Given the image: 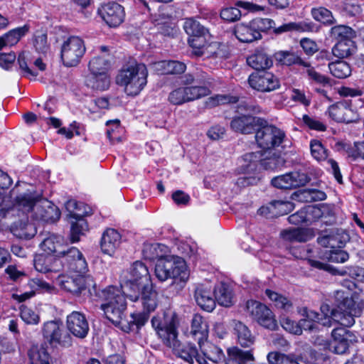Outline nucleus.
Instances as JSON below:
<instances>
[{
    "instance_id": "f257e3e1",
    "label": "nucleus",
    "mask_w": 364,
    "mask_h": 364,
    "mask_svg": "<svg viewBox=\"0 0 364 364\" xmlns=\"http://www.w3.org/2000/svg\"><path fill=\"white\" fill-rule=\"evenodd\" d=\"M333 302H324L320 306L322 317L318 312L304 307L299 313L312 321L330 326L334 321L345 327H351L355 318L360 317L364 309L361 297H336Z\"/></svg>"
},
{
    "instance_id": "f03ea898",
    "label": "nucleus",
    "mask_w": 364,
    "mask_h": 364,
    "mask_svg": "<svg viewBox=\"0 0 364 364\" xmlns=\"http://www.w3.org/2000/svg\"><path fill=\"white\" fill-rule=\"evenodd\" d=\"M183 28L188 36V43L193 49L194 55L202 56L207 53L214 58L225 57L224 45L218 42H213L208 45V41L210 40L212 35L209 28L203 25L197 17L184 18Z\"/></svg>"
},
{
    "instance_id": "7ed1b4c3",
    "label": "nucleus",
    "mask_w": 364,
    "mask_h": 364,
    "mask_svg": "<svg viewBox=\"0 0 364 364\" xmlns=\"http://www.w3.org/2000/svg\"><path fill=\"white\" fill-rule=\"evenodd\" d=\"M26 183L17 184L12 190V194H16L13 198L12 206L7 210H0V217L16 215L21 218L19 226L24 228L28 223V218L32 215L38 202L41 200V194L33 188H27Z\"/></svg>"
},
{
    "instance_id": "20e7f679",
    "label": "nucleus",
    "mask_w": 364,
    "mask_h": 364,
    "mask_svg": "<svg viewBox=\"0 0 364 364\" xmlns=\"http://www.w3.org/2000/svg\"><path fill=\"white\" fill-rule=\"evenodd\" d=\"M148 70L143 63L124 65L116 77L117 83L123 86L124 92L130 96H136L147 83Z\"/></svg>"
},
{
    "instance_id": "39448f33",
    "label": "nucleus",
    "mask_w": 364,
    "mask_h": 364,
    "mask_svg": "<svg viewBox=\"0 0 364 364\" xmlns=\"http://www.w3.org/2000/svg\"><path fill=\"white\" fill-rule=\"evenodd\" d=\"M124 296L139 293L141 296H150L156 293L153 289L149 270L141 262H135L131 269V279L121 284Z\"/></svg>"
},
{
    "instance_id": "423d86ee",
    "label": "nucleus",
    "mask_w": 364,
    "mask_h": 364,
    "mask_svg": "<svg viewBox=\"0 0 364 364\" xmlns=\"http://www.w3.org/2000/svg\"><path fill=\"white\" fill-rule=\"evenodd\" d=\"M155 274L161 282L172 278L185 282L188 278L185 261L178 257L159 259L155 266Z\"/></svg>"
},
{
    "instance_id": "0eeeda50",
    "label": "nucleus",
    "mask_w": 364,
    "mask_h": 364,
    "mask_svg": "<svg viewBox=\"0 0 364 364\" xmlns=\"http://www.w3.org/2000/svg\"><path fill=\"white\" fill-rule=\"evenodd\" d=\"M166 333L161 332V335L164 338V345L171 348L173 353L188 363H193L194 359L199 364H208L205 359L198 353L195 346L191 343L182 344L178 339V332L176 334L171 333V338H167Z\"/></svg>"
},
{
    "instance_id": "6e6552de",
    "label": "nucleus",
    "mask_w": 364,
    "mask_h": 364,
    "mask_svg": "<svg viewBox=\"0 0 364 364\" xmlns=\"http://www.w3.org/2000/svg\"><path fill=\"white\" fill-rule=\"evenodd\" d=\"M286 135L284 131L274 125H269L264 120L263 124H259L256 129L255 139L260 148L265 150L279 146Z\"/></svg>"
},
{
    "instance_id": "1a4fd4ad",
    "label": "nucleus",
    "mask_w": 364,
    "mask_h": 364,
    "mask_svg": "<svg viewBox=\"0 0 364 364\" xmlns=\"http://www.w3.org/2000/svg\"><path fill=\"white\" fill-rule=\"evenodd\" d=\"M56 257L58 262H60V271L63 267H67L72 272L85 274L87 270V262L77 247L63 246Z\"/></svg>"
},
{
    "instance_id": "9d476101",
    "label": "nucleus",
    "mask_w": 364,
    "mask_h": 364,
    "mask_svg": "<svg viewBox=\"0 0 364 364\" xmlns=\"http://www.w3.org/2000/svg\"><path fill=\"white\" fill-rule=\"evenodd\" d=\"M210 92L205 86L178 87L169 93L168 100L171 105H181L206 97Z\"/></svg>"
},
{
    "instance_id": "9b49d317",
    "label": "nucleus",
    "mask_w": 364,
    "mask_h": 364,
    "mask_svg": "<svg viewBox=\"0 0 364 364\" xmlns=\"http://www.w3.org/2000/svg\"><path fill=\"white\" fill-rule=\"evenodd\" d=\"M85 53V46L82 38L70 36L62 45L61 59L65 66L74 67L80 62Z\"/></svg>"
},
{
    "instance_id": "f8f14e48",
    "label": "nucleus",
    "mask_w": 364,
    "mask_h": 364,
    "mask_svg": "<svg viewBox=\"0 0 364 364\" xmlns=\"http://www.w3.org/2000/svg\"><path fill=\"white\" fill-rule=\"evenodd\" d=\"M245 309L252 317L261 326L274 330L277 323L273 312L264 304L254 299L247 301Z\"/></svg>"
},
{
    "instance_id": "ddd939ff",
    "label": "nucleus",
    "mask_w": 364,
    "mask_h": 364,
    "mask_svg": "<svg viewBox=\"0 0 364 364\" xmlns=\"http://www.w3.org/2000/svg\"><path fill=\"white\" fill-rule=\"evenodd\" d=\"M43 337L51 346L69 347L72 345V338L64 329L59 321L45 322L42 327Z\"/></svg>"
},
{
    "instance_id": "4468645a",
    "label": "nucleus",
    "mask_w": 364,
    "mask_h": 364,
    "mask_svg": "<svg viewBox=\"0 0 364 364\" xmlns=\"http://www.w3.org/2000/svg\"><path fill=\"white\" fill-rule=\"evenodd\" d=\"M101 309L106 318L116 326L123 325L124 314L127 309L125 297H107L105 302L102 304Z\"/></svg>"
},
{
    "instance_id": "2eb2a0df",
    "label": "nucleus",
    "mask_w": 364,
    "mask_h": 364,
    "mask_svg": "<svg viewBox=\"0 0 364 364\" xmlns=\"http://www.w3.org/2000/svg\"><path fill=\"white\" fill-rule=\"evenodd\" d=\"M328 116L337 122L350 123L358 120V114L351 102L343 100L331 105L328 109Z\"/></svg>"
},
{
    "instance_id": "dca6fc26",
    "label": "nucleus",
    "mask_w": 364,
    "mask_h": 364,
    "mask_svg": "<svg viewBox=\"0 0 364 364\" xmlns=\"http://www.w3.org/2000/svg\"><path fill=\"white\" fill-rule=\"evenodd\" d=\"M250 86L259 92H267L280 87L279 79L270 72H257L252 73L248 77Z\"/></svg>"
},
{
    "instance_id": "f3484780",
    "label": "nucleus",
    "mask_w": 364,
    "mask_h": 364,
    "mask_svg": "<svg viewBox=\"0 0 364 364\" xmlns=\"http://www.w3.org/2000/svg\"><path fill=\"white\" fill-rule=\"evenodd\" d=\"M98 14L109 27H117L124 20V7L115 1L105 3L98 8Z\"/></svg>"
},
{
    "instance_id": "a211bd4d",
    "label": "nucleus",
    "mask_w": 364,
    "mask_h": 364,
    "mask_svg": "<svg viewBox=\"0 0 364 364\" xmlns=\"http://www.w3.org/2000/svg\"><path fill=\"white\" fill-rule=\"evenodd\" d=\"M152 327L156 331L157 335L164 344V338L161 335L163 331L167 338H171V333L176 334L178 331V318L176 313L168 311L164 313V321L162 323L159 318L154 316L151 319Z\"/></svg>"
},
{
    "instance_id": "6ab92c4d",
    "label": "nucleus",
    "mask_w": 364,
    "mask_h": 364,
    "mask_svg": "<svg viewBox=\"0 0 364 364\" xmlns=\"http://www.w3.org/2000/svg\"><path fill=\"white\" fill-rule=\"evenodd\" d=\"M66 208L70 212V241L71 242H77L80 241V236L85 234L88 230L87 221L84 218L77 213H72L73 210L77 208V203L74 200H68L66 203Z\"/></svg>"
},
{
    "instance_id": "aec40b11",
    "label": "nucleus",
    "mask_w": 364,
    "mask_h": 364,
    "mask_svg": "<svg viewBox=\"0 0 364 364\" xmlns=\"http://www.w3.org/2000/svg\"><path fill=\"white\" fill-rule=\"evenodd\" d=\"M333 342L331 348L337 354H344L348 350L350 343L356 342V337L350 331L344 328H337L332 331Z\"/></svg>"
},
{
    "instance_id": "412c9836",
    "label": "nucleus",
    "mask_w": 364,
    "mask_h": 364,
    "mask_svg": "<svg viewBox=\"0 0 364 364\" xmlns=\"http://www.w3.org/2000/svg\"><path fill=\"white\" fill-rule=\"evenodd\" d=\"M235 6V7L223 9L220 14L221 18L228 22L238 21L242 16L240 9H243L248 12H257L264 10L262 6L250 1H237Z\"/></svg>"
},
{
    "instance_id": "4be33fe9",
    "label": "nucleus",
    "mask_w": 364,
    "mask_h": 364,
    "mask_svg": "<svg viewBox=\"0 0 364 364\" xmlns=\"http://www.w3.org/2000/svg\"><path fill=\"white\" fill-rule=\"evenodd\" d=\"M60 216V213L58 208L48 200H43L41 197L30 218L35 220L54 223Z\"/></svg>"
},
{
    "instance_id": "5701e85b",
    "label": "nucleus",
    "mask_w": 364,
    "mask_h": 364,
    "mask_svg": "<svg viewBox=\"0 0 364 364\" xmlns=\"http://www.w3.org/2000/svg\"><path fill=\"white\" fill-rule=\"evenodd\" d=\"M264 119L249 114H241L232 118L230 122L231 129L242 134H249L257 129L259 124H263Z\"/></svg>"
},
{
    "instance_id": "b1692460",
    "label": "nucleus",
    "mask_w": 364,
    "mask_h": 364,
    "mask_svg": "<svg viewBox=\"0 0 364 364\" xmlns=\"http://www.w3.org/2000/svg\"><path fill=\"white\" fill-rule=\"evenodd\" d=\"M67 328L78 338H84L89 332V324L84 314L73 311L67 316Z\"/></svg>"
},
{
    "instance_id": "393cba45",
    "label": "nucleus",
    "mask_w": 364,
    "mask_h": 364,
    "mask_svg": "<svg viewBox=\"0 0 364 364\" xmlns=\"http://www.w3.org/2000/svg\"><path fill=\"white\" fill-rule=\"evenodd\" d=\"M309 264L314 268L318 269H324L328 271L333 274L345 275L349 274L352 278L359 282H364V269L360 267H347L346 269L338 270L331 265L322 263L319 261L314 260L312 259H307Z\"/></svg>"
},
{
    "instance_id": "a878e982",
    "label": "nucleus",
    "mask_w": 364,
    "mask_h": 364,
    "mask_svg": "<svg viewBox=\"0 0 364 364\" xmlns=\"http://www.w3.org/2000/svg\"><path fill=\"white\" fill-rule=\"evenodd\" d=\"M233 334L237 342L243 348H250L255 343L256 337L243 322L234 319L231 321Z\"/></svg>"
},
{
    "instance_id": "bb28decb",
    "label": "nucleus",
    "mask_w": 364,
    "mask_h": 364,
    "mask_svg": "<svg viewBox=\"0 0 364 364\" xmlns=\"http://www.w3.org/2000/svg\"><path fill=\"white\" fill-rule=\"evenodd\" d=\"M253 28L261 34L262 32H266L271 28H274L275 33L279 34L284 32L299 30V26L295 23H284L279 27H275V23L273 20L267 18H256L252 20Z\"/></svg>"
},
{
    "instance_id": "cd10ccee",
    "label": "nucleus",
    "mask_w": 364,
    "mask_h": 364,
    "mask_svg": "<svg viewBox=\"0 0 364 364\" xmlns=\"http://www.w3.org/2000/svg\"><path fill=\"white\" fill-rule=\"evenodd\" d=\"M121 235L113 228H107L102 234L100 247L105 254L112 255L121 244Z\"/></svg>"
},
{
    "instance_id": "c85d7f7f",
    "label": "nucleus",
    "mask_w": 364,
    "mask_h": 364,
    "mask_svg": "<svg viewBox=\"0 0 364 364\" xmlns=\"http://www.w3.org/2000/svg\"><path fill=\"white\" fill-rule=\"evenodd\" d=\"M35 269L42 273L60 272V262L57 261L56 255H37L33 260Z\"/></svg>"
},
{
    "instance_id": "c756f323",
    "label": "nucleus",
    "mask_w": 364,
    "mask_h": 364,
    "mask_svg": "<svg viewBox=\"0 0 364 364\" xmlns=\"http://www.w3.org/2000/svg\"><path fill=\"white\" fill-rule=\"evenodd\" d=\"M56 282L60 288L67 292L85 294L83 292L85 291V280L82 277L77 276L74 278L65 275H60L57 278Z\"/></svg>"
},
{
    "instance_id": "7c9ffc66",
    "label": "nucleus",
    "mask_w": 364,
    "mask_h": 364,
    "mask_svg": "<svg viewBox=\"0 0 364 364\" xmlns=\"http://www.w3.org/2000/svg\"><path fill=\"white\" fill-rule=\"evenodd\" d=\"M252 21L248 23H237L235 26L234 33L236 38L243 43H252L262 38V35L253 28Z\"/></svg>"
},
{
    "instance_id": "2f4dec72",
    "label": "nucleus",
    "mask_w": 364,
    "mask_h": 364,
    "mask_svg": "<svg viewBox=\"0 0 364 364\" xmlns=\"http://www.w3.org/2000/svg\"><path fill=\"white\" fill-rule=\"evenodd\" d=\"M281 235L284 240L291 242H306L315 236L313 229L304 228L284 230Z\"/></svg>"
},
{
    "instance_id": "473e14b6",
    "label": "nucleus",
    "mask_w": 364,
    "mask_h": 364,
    "mask_svg": "<svg viewBox=\"0 0 364 364\" xmlns=\"http://www.w3.org/2000/svg\"><path fill=\"white\" fill-rule=\"evenodd\" d=\"M30 31V26L25 24L23 26L10 30L0 36V50L6 46H13L25 36Z\"/></svg>"
},
{
    "instance_id": "72a5a7b5",
    "label": "nucleus",
    "mask_w": 364,
    "mask_h": 364,
    "mask_svg": "<svg viewBox=\"0 0 364 364\" xmlns=\"http://www.w3.org/2000/svg\"><path fill=\"white\" fill-rule=\"evenodd\" d=\"M191 334L198 344L202 343L208 338V323L198 314H195L192 318Z\"/></svg>"
},
{
    "instance_id": "f704fd0d",
    "label": "nucleus",
    "mask_w": 364,
    "mask_h": 364,
    "mask_svg": "<svg viewBox=\"0 0 364 364\" xmlns=\"http://www.w3.org/2000/svg\"><path fill=\"white\" fill-rule=\"evenodd\" d=\"M247 63L255 70H266L273 65L272 58L262 50H257L247 58Z\"/></svg>"
},
{
    "instance_id": "c9c22d12",
    "label": "nucleus",
    "mask_w": 364,
    "mask_h": 364,
    "mask_svg": "<svg viewBox=\"0 0 364 364\" xmlns=\"http://www.w3.org/2000/svg\"><path fill=\"white\" fill-rule=\"evenodd\" d=\"M85 83L86 86L93 90H105L109 87V77L106 73H92L90 72L85 76Z\"/></svg>"
},
{
    "instance_id": "e433bc0d",
    "label": "nucleus",
    "mask_w": 364,
    "mask_h": 364,
    "mask_svg": "<svg viewBox=\"0 0 364 364\" xmlns=\"http://www.w3.org/2000/svg\"><path fill=\"white\" fill-rule=\"evenodd\" d=\"M28 286L31 289L29 292H25L20 296H34L35 294H55V289L49 283L41 279H33L28 282ZM11 296H18L16 294H13Z\"/></svg>"
},
{
    "instance_id": "4c0bfd02",
    "label": "nucleus",
    "mask_w": 364,
    "mask_h": 364,
    "mask_svg": "<svg viewBox=\"0 0 364 364\" xmlns=\"http://www.w3.org/2000/svg\"><path fill=\"white\" fill-rule=\"evenodd\" d=\"M229 358L226 364H247L254 360L252 350H243L238 347H232L228 350Z\"/></svg>"
},
{
    "instance_id": "58836bf2",
    "label": "nucleus",
    "mask_w": 364,
    "mask_h": 364,
    "mask_svg": "<svg viewBox=\"0 0 364 364\" xmlns=\"http://www.w3.org/2000/svg\"><path fill=\"white\" fill-rule=\"evenodd\" d=\"M198 345L203 354L201 357L205 360H208L213 363H217L224 358L223 350L218 346L210 343H204V341Z\"/></svg>"
},
{
    "instance_id": "ea45409f",
    "label": "nucleus",
    "mask_w": 364,
    "mask_h": 364,
    "mask_svg": "<svg viewBox=\"0 0 364 364\" xmlns=\"http://www.w3.org/2000/svg\"><path fill=\"white\" fill-rule=\"evenodd\" d=\"M262 151L250 152L244 154L240 162L245 171H253L257 168V163L259 162L262 166H265V159Z\"/></svg>"
},
{
    "instance_id": "a19ab883",
    "label": "nucleus",
    "mask_w": 364,
    "mask_h": 364,
    "mask_svg": "<svg viewBox=\"0 0 364 364\" xmlns=\"http://www.w3.org/2000/svg\"><path fill=\"white\" fill-rule=\"evenodd\" d=\"M356 50L353 40L340 41L332 48V53L338 58H345L353 55Z\"/></svg>"
},
{
    "instance_id": "79ce46f5",
    "label": "nucleus",
    "mask_w": 364,
    "mask_h": 364,
    "mask_svg": "<svg viewBox=\"0 0 364 364\" xmlns=\"http://www.w3.org/2000/svg\"><path fill=\"white\" fill-rule=\"evenodd\" d=\"M132 320L130 321H124L122 326V330L129 333L141 328L147 322L149 315L147 313L141 312L139 314H132L131 315Z\"/></svg>"
},
{
    "instance_id": "37998d69",
    "label": "nucleus",
    "mask_w": 364,
    "mask_h": 364,
    "mask_svg": "<svg viewBox=\"0 0 364 364\" xmlns=\"http://www.w3.org/2000/svg\"><path fill=\"white\" fill-rule=\"evenodd\" d=\"M110 68L109 56L105 54L102 56H95L92 58L88 65L89 71L92 73H107Z\"/></svg>"
},
{
    "instance_id": "c03bdc74",
    "label": "nucleus",
    "mask_w": 364,
    "mask_h": 364,
    "mask_svg": "<svg viewBox=\"0 0 364 364\" xmlns=\"http://www.w3.org/2000/svg\"><path fill=\"white\" fill-rule=\"evenodd\" d=\"M28 355L30 364H46L49 363V354L43 347L32 346L28 352Z\"/></svg>"
},
{
    "instance_id": "a18cd8bd",
    "label": "nucleus",
    "mask_w": 364,
    "mask_h": 364,
    "mask_svg": "<svg viewBox=\"0 0 364 364\" xmlns=\"http://www.w3.org/2000/svg\"><path fill=\"white\" fill-rule=\"evenodd\" d=\"M41 247L46 254L58 255L63 247L62 237L54 235L47 237L41 242Z\"/></svg>"
},
{
    "instance_id": "49530a36",
    "label": "nucleus",
    "mask_w": 364,
    "mask_h": 364,
    "mask_svg": "<svg viewBox=\"0 0 364 364\" xmlns=\"http://www.w3.org/2000/svg\"><path fill=\"white\" fill-rule=\"evenodd\" d=\"M331 73L336 77L343 79L348 77L351 73V69L346 62L338 60L328 64Z\"/></svg>"
},
{
    "instance_id": "de8ad7c7",
    "label": "nucleus",
    "mask_w": 364,
    "mask_h": 364,
    "mask_svg": "<svg viewBox=\"0 0 364 364\" xmlns=\"http://www.w3.org/2000/svg\"><path fill=\"white\" fill-rule=\"evenodd\" d=\"M310 150L312 157L318 161H326L328 156L329 151L325 147L320 140L312 139L310 141Z\"/></svg>"
},
{
    "instance_id": "09e8293b",
    "label": "nucleus",
    "mask_w": 364,
    "mask_h": 364,
    "mask_svg": "<svg viewBox=\"0 0 364 364\" xmlns=\"http://www.w3.org/2000/svg\"><path fill=\"white\" fill-rule=\"evenodd\" d=\"M331 33L338 41L353 40L355 37V32L350 27L344 25L333 26Z\"/></svg>"
},
{
    "instance_id": "8fccbe9b",
    "label": "nucleus",
    "mask_w": 364,
    "mask_h": 364,
    "mask_svg": "<svg viewBox=\"0 0 364 364\" xmlns=\"http://www.w3.org/2000/svg\"><path fill=\"white\" fill-rule=\"evenodd\" d=\"M277 59L283 65L290 66L294 64L304 66L306 61L294 53L281 51L277 53Z\"/></svg>"
},
{
    "instance_id": "3c124183",
    "label": "nucleus",
    "mask_w": 364,
    "mask_h": 364,
    "mask_svg": "<svg viewBox=\"0 0 364 364\" xmlns=\"http://www.w3.org/2000/svg\"><path fill=\"white\" fill-rule=\"evenodd\" d=\"M303 67L306 68L305 73L307 75L309 80H310L312 83L320 84L323 85L329 83L328 78L317 72L309 62H306Z\"/></svg>"
},
{
    "instance_id": "603ef678",
    "label": "nucleus",
    "mask_w": 364,
    "mask_h": 364,
    "mask_svg": "<svg viewBox=\"0 0 364 364\" xmlns=\"http://www.w3.org/2000/svg\"><path fill=\"white\" fill-rule=\"evenodd\" d=\"M313 18L323 24L331 25L334 23L331 11L324 7L314 8L311 10Z\"/></svg>"
},
{
    "instance_id": "864d4df0",
    "label": "nucleus",
    "mask_w": 364,
    "mask_h": 364,
    "mask_svg": "<svg viewBox=\"0 0 364 364\" xmlns=\"http://www.w3.org/2000/svg\"><path fill=\"white\" fill-rule=\"evenodd\" d=\"M20 316L22 320L27 324L36 325L40 322L38 314L24 305L20 306Z\"/></svg>"
},
{
    "instance_id": "5fc2aeb1",
    "label": "nucleus",
    "mask_w": 364,
    "mask_h": 364,
    "mask_svg": "<svg viewBox=\"0 0 364 364\" xmlns=\"http://www.w3.org/2000/svg\"><path fill=\"white\" fill-rule=\"evenodd\" d=\"M193 72L194 73L196 83L198 84V86H205L210 90V87L213 83V79L211 76L200 68H196Z\"/></svg>"
},
{
    "instance_id": "6e6d98bb",
    "label": "nucleus",
    "mask_w": 364,
    "mask_h": 364,
    "mask_svg": "<svg viewBox=\"0 0 364 364\" xmlns=\"http://www.w3.org/2000/svg\"><path fill=\"white\" fill-rule=\"evenodd\" d=\"M302 330L309 332H317L319 330L318 323L312 321L308 318H301L297 323L294 333L300 335L302 333Z\"/></svg>"
},
{
    "instance_id": "4d7b16f0",
    "label": "nucleus",
    "mask_w": 364,
    "mask_h": 364,
    "mask_svg": "<svg viewBox=\"0 0 364 364\" xmlns=\"http://www.w3.org/2000/svg\"><path fill=\"white\" fill-rule=\"evenodd\" d=\"M302 121L305 126L310 129L318 132H324L326 130V124L314 117L304 114L302 117Z\"/></svg>"
},
{
    "instance_id": "13d9d810",
    "label": "nucleus",
    "mask_w": 364,
    "mask_h": 364,
    "mask_svg": "<svg viewBox=\"0 0 364 364\" xmlns=\"http://www.w3.org/2000/svg\"><path fill=\"white\" fill-rule=\"evenodd\" d=\"M289 174L291 180L292 188L304 186L310 181V178L305 172L294 171L290 172Z\"/></svg>"
},
{
    "instance_id": "bf43d9fd",
    "label": "nucleus",
    "mask_w": 364,
    "mask_h": 364,
    "mask_svg": "<svg viewBox=\"0 0 364 364\" xmlns=\"http://www.w3.org/2000/svg\"><path fill=\"white\" fill-rule=\"evenodd\" d=\"M33 45L38 53H46L49 49L47 35L43 33L35 34Z\"/></svg>"
},
{
    "instance_id": "052dcab7",
    "label": "nucleus",
    "mask_w": 364,
    "mask_h": 364,
    "mask_svg": "<svg viewBox=\"0 0 364 364\" xmlns=\"http://www.w3.org/2000/svg\"><path fill=\"white\" fill-rule=\"evenodd\" d=\"M273 186L281 189H291L292 183L289 173L274 177L272 180Z\"/></svg>"
},
{
    "instance_id": "680f3d73",
    "label": "nucleus",
    "mask_w": 364,
    "mask_h": 364,
    "mask_svg": "<svg viewBox=\"0 0 364 364\" xmlns=\"http://www.w3.org/2000/svg\"><path fill=\"white\" fill-rule=\"evenodd\" d=\"M261 111V107L253 101H243L238 105V112H246L249 115L260 113Z\"/></svg>"
},
{
    "instance_id": "e2e57ef3",
    "label": "nucleus",
    "mask_w": 364,
    "mask_h": 364,
    "mask_svg": "<svg viewBox=\"0 0 364 364\" xmlns=\"http://www.w3.org/2000/svg\"><path fill=\"white\" fill-rule=\"evenodd\" d=\"M215 297H196L197 304L204 311H213L216 306Z\"/></svg>"
},
{
    "instance_id": "0e129e2a",
    "label": "nucleus",
    "mask_w": 364,
    "mask_h": 364,
    "mask_svg": "<svg viewBox=\"0 0 364 364\" xmlns=\"http://www.w3.org/2000/svg\"><path fill=\"white\" fill-rule=\"evenodd\" d=\"M348 156L353 160L361 158L364 160V141L355 142L347 151Z\"/></svg>"
},
{
    "instance_id": "69168bd1",
    "label": "nucleus",
    "mask_w": 364,
    "mask_h": 364,
    "mask_svg": "<svg viewBox=\"0 0 364 364\" xmlns=\"http://www.w3.org/2000/svg\"><path fill=\"white\" fill-rule=\"evenodd\" d=\"M168 67V75H178L183 73L186 69L185 63L177 60H168L166 63Z\"/></svg>"
},
{
    "instance_id": "338daca9",
    "label": "nucleus",
    "mask_w": 364,
    "mask_h": 364,
    "mask_svg": "<svg viewBox=\"0 0 364 364\" xmlns=\"http://www.w3.org/2000/svg\"><path fill=\"white\" fill-rule=\"evenodd\" d=\"M349 258V255L347 252L336 250L330 252L328 259L332 262L343 263Z\"/></svg>"
},
{
    "instance_id": "774afa93",
    "label": "nucleus",
    "mask_w": 364,
    "mask_h": 364,
    "mask_svg": "<svg viewBox=\"0 0 364 364\" xmlns=\"http://www.w3.org/2000/svg\"><path fill=\"white\" fill-rule=\"evenodd\" d=\"M300 45L302 47L304 53L308 55H312L318 50L316 42L309 38L301 39L300 41Z\"/></svg>"
}]
</instances>
